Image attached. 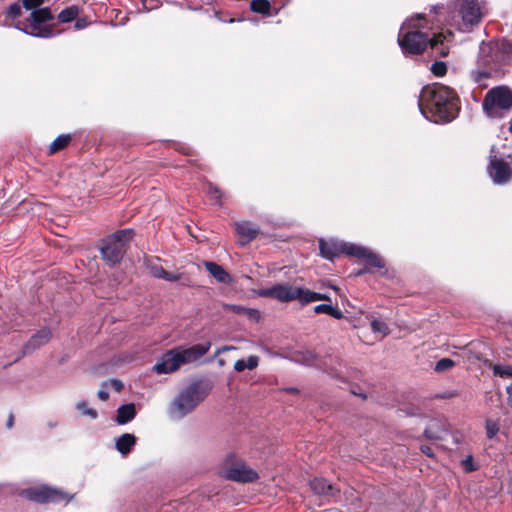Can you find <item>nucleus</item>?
Returning <instances> with one entry per match:
<instances>
[{"label": "nucleus", "instance_id": "1", "mask_svg": "<svg viewBox=\"0 0 512 512\" xmlns=\"http://www.w3.org/2000/svg\"><path fill=\"white\" fill-rule=\"evenodd\" d=\"M433 29V19L426 18L423 14H416L407 19L398 34V44L403 53L418 55L430 45L439 56H447L451 42L450 37L444 33H433L430 37L429 32ZM448 35L451 36V33L448 32Z\"/></svg>", "mask_w": 512, "mask_h": 512}, {"label": "nucleus", "instance_id": "2", "mask_svg": "<svg viewBox=\"0 0 512 512\" xmlns=\"http://www.w3.org/2000/svg\"><path fill=\"white\" fill-rule=\"evenodd\" d=\"M418 107L427 120L435 123H446L456 117L458 101L453 90L435 83L422 88Z\"/></svg>", "mask_w": 512, "mask_h": 512}, {"label": "nucleus", "instance_id": "3", "mask_svg": "<svg viewBox=\"0 0 512 512\" xmlns=\"http://www.w3.org/2000/svg\"><path fill=\"white\" fill-rule=\"evenodd\" d=\"M208 389L200 382H193L182 388L172 399L167 408L168 416L179 421L193 413L208 396Z\"/></svg>", "mask_w": 512, "mask_h": 512}, {"label": "nucleus", "instance_id": "4", "mask_svg": "<svg viewBox=\"0 0 512 512\" xmlns=\"http://www.w3.org/2000/svg\"><path fill=\"white\" fill-rule=\"evenodd\" d=\"M210 348V343H201L189 348H175L162 355L153 369L157 374H168L178 370L181 365L191 363L205 355Z\"/></svg>", "mask_w": 512, "mask_h": 512}, {"label": "nucleus", "instance_id": "5", "mask_svg": "<svg viewBox=\"0 0 512 512\" xmlns=\"http://www.w3.org/2000/svg\"><path fill=\"white\" fill-rule=\"evenodd\" d=\"M53 18L51 10L48 7H43L32 11L24 21H17L15 28L33 37L51 38L56 35L48 24Z\"/></svg>", "mask_w": 512, "mask_h": 512}, {"label": "nucleus", "instance_id": "6", "mask_svg": "<svg viewBox=\"0 0 512 512\" xmlns=\"http://www.w3.org/2000/svg\"><path fill=\"white\" fill-rule=\"evenodd\" d=\"M485 14L484 1L461 0L458 5V14L453 16L451 26H455L459 31L469 32L480 23Z\"/></svg>", "mask_w": 512, "mask_h": 512}, {"label": "nucleus", "instance_id": "7", "mask_svg": "<svg viewBox=\"0 0 512 512\" xmlns=\"http://www.w3.org/2000/svg\"><path fill=\"white\" fill-rule=\"evenodd\" d=\"M133 231L119 230L103 241L101 254L109 264H117L122 259L127 243L132 239Z\"/></svg>", "mask_w": 512, "mask_h": 512}, {"label": "nucleus", "instance_id": "8", "mask_svg": "<svg viewBox=\"0 0 512 512\" xmlns=\"http://www.w3.org/2000/svg\"><path fill=\"white\" fill-rule=\"evenodd\" d=\"M512 108V91L500 86L491 89L483 101V109L489 117H501L503 112Z\"/></svg>", "mask_w": 512, "mask_h": 512}, {"label": "nucleus", "instance_id": "9", "mask_svg": "<svg viewBox=\"0 0 512 512\" xmlns=\"http://www.w3.org/2000/svg\"><path fill=\"white\" fill-rule=\"evenodd\" d=\"M511 163V155L499 152L494 146L491 148L487 171L495 184L502 185L511 179Z\"/></svg>", "mask_w": 512, "mask_h": 512}, {"label": "nucleus", "instance_id": "10", "mask_svg": "<svg viewBox=\"0 0 512 512\" xmlns=\"http://www.w3.org/2000/svg\"><path fill=\"white\" fill-rule=\"evenodd\" d=\"M20 495L38 503H67L72 499L65 492L46 485L25 489Z\"/></svg>", "mask_w": 512, "mask_h": 512}, {"label": "nucleus", "instance_id": "11", "mask_svg": "<svg viewBox=\"0 0 512 512\" xmlns=\"http://www.w3.org/2000/svg\"><path fill=\"white\" fill-rule=\"evenodd\" d=\"M222 476L236 482H252L258 478L256 471L247 466L243 461L228 458L221 470Z\"/></svg>", "mask_w": 512, "mask_h": 512}, {"label": "nucleus", "instance_id": "12", "mask_svg": "<svg viewBox=\"0 0 512 512\" xmlns=\"http://www.w3.org/2000/svg\"><path fill=\"white\" fill-rule=\"evenodd\" d=\"M259 295L274 298L280 302L299 300L302 304L303 288L294 287L289 284H277L270 288L260 290Z\"/></svg>", "mask_w": 512, "mask_h": 512}, {"label": "nucleus", "instance_id": "13", "mask_svg": "<svg viewBox=\"0 0 512 512\" xmlns=\"http://www.w3.org/2000/svg\"><path fill=\"white\" fill-rule=\"evenodd\" d=\"M350 246H355L353 243L338 241L335 239L319 240V250L322 257L333 260L340 254H346L350 256Z\"/></svg>", "mask_w": 512, "mask_h": 512}, {"label": "nucleus", "instance_id": "14", "mask_svg": "<svg viewBox=\"0 0 512 512\" xmlns=\"http://www.w3.org/2000/svg\"><path fill=\"white\" fill-rule=\"evenodd\" d=\"M349 249L350 256L365 260L366 263L371 267L379 269L385 268L384 260L370 249L356 244L355 246H350Z\"/></svg>", "mask_w": 512, "mask_h": 512}, {"label": "nucleus", "instance_id": "15", "mask_svg": "<svg viewBox=\"0 0 512 512\" xmlns=\"http://www.w3.org/2000/svg\"><path fill=\"white\" fill-rule=\"evenodd\" d=\"M51 331L47 328L40 329L24 346L25 353H31L39 347L47 344L51 339Z\"/></svg>", "mask_w": 512, "mask_h": 512}, {"label": "nucleus", "instance_id": "16", "mask_svg": "<svg viewBox=\"0 0 512 512\" xmlns=\"http://www.w3.org/2000/svg\"><path fill=\"white\" fill-rule=\"evenodd\" d=\"M236 231L240 236V243L243 245L256 238L259 228L250 222L243 221L236 224Z\"/></svg>", "mask_w": 512, "mask_h": 512}, {"label": "nucleus", "instance_id": "17", "mask_svg": "<svg viewBox=\"0 0 512 512\" xmlns=\"http://www.w3.org/2000/svg\"><path fill=\"white\" fill-rule=\"evenodd\" d=\"M204 266L218 282L228 284L232 281L230 274L217 263L205 261Z\"/></svg>", "mask_w": 512, "mask_h": 512}, {"label": "nucleus", "instance_id": "18", "mask_svg": "<svg viewBox=\"0 0 512 512\" xmlns=\"http://www.w3.org/2000/svg\"><path fill=\"white\" fill-rule=\"evenodd\" d=\"M136 444V437L133 434L125 433L118 437L115 441V447L117 451L127 456Z\"/></svg>", "mask_w": 512, "mask_h": 512}, {"label": "nucleus", "instance_id": "19", "mask_svg": "<svg viewBox=\"0 0 512 512\" xmlns=\"http://www.w3.org/2000/svg\"><path fill=\"white\" fill-rule=\"evenodd\" d=\"M223 307L225 310L234 314L245 315L252 321H258L260 318V313L257 309L246 308L244 306L235 304H224Z\"/></svg>", "mask_w": 512, "mask_h": 512}, {"label": "nucleus", "instance_id": "20", "mask_svg": "<svg viewBox=\"0 0 512 512\" xmlns=\"http://www.w3.org/2000/svg\"><path fill=\"white\" fill-rule=\"evenodd\" d=\"M311 489L319 495H334L337 491L328 481L324 478H314L310 483Z\"/></svg>", "mask_w": 512, "mask_h": 512}, {"label": "nucleus", "instance_id": "21", "mask_svg": "<svg viewBox=\"0 0 512 512\" xmlns=\"http://www.w3.org/2000/svg\"><path fill=\"white\" fill-rule=\"evenodd\" d=\"M135 415L136 410L134 404L121 405L118 408L116 420L119 424H126L134 419Z\"/></svg>", "mask_w": 512, "mask_h": 512}, {"label": "nucleus", "instance_id": "22", "mask_svg": "<svg viewBox=\"0 0 512 512\" xmlns=\"http://www.w3.org/2000/svg\"><path fill=\"white\" fill-rule=\"evenodd\" d=\"M80 13V9L77 5H71L65 9H63L58 14V21L60 23H69L76 19Z\"/></svg>", "mask_w": 512, "mask_h": 512}, {"label": "nucleus", "instance_id": "23", "mask_svg": "<svg viewBox=\"0 0 512 512\" xmlns=\"http://www.w3.org/2000/svg\"><path fill=\"white\" fill-rule=\"evenodd\" d=\"M259 358L257 356L251 355L247 359L237 360L234 364V369L237 372H242L245 369H255L258 366Z\"/></svg>", "mask_w": 512, "mask_h": 512}, {"label": "nucleus", "instance_id": "24", "mask_svg": "<svg viewBox=\"0 0 512 512\" xmlns=\"http://www.w3.org/2000/svg\"><path fill=\"white\" fill-rule=\"evenodd\" d=\"M205 191L213 204H222L223 193L220 191L218 187L214 186L212 183H208L205 186Z\"/></svg>", "mask_w": 512, "mask_h": 512}, {"label": "nucleus", "instance_id": "25", "mask_svg": "<svg viewBox=\"0 0 512 512\" xmlns=\"http://www.w3.org/2000/svg\"><path fill=\"white\" fill-rule=\"evenodd\" d=\"M70 135H60L58 136L49 146V153L54 154L62 149H64L70 142Z\"/></svg>", "mask_w": 512, "mask_h": 512}, {"label": "nucleus", "instance_id": "26", "mask_svg": "<svg viewBox=\"0 0 512 512\" xmlns=\"http://www.w3.org/2000/svg\"><path fill=\"white\" fill-rule=\"evenodd\" d=\"M250 8L255 13L268 15L270 13L271 4L268 0H252Z\"/></svg>", "mask_w": 512, "mask_h": 512}, {"label": "nucleus", "instance_id": "27", "mask_svg": "<svg viewBox=\"0 0 512 512\" xmlns=\"http://www.w3.org/2000/svg\"><path fill=\"white\" fill-rule=\"evenodd\" d=\"M320 300H330V298L322 293L313 292L303 288L302 304H308Z\"/></svg>", "mask_w": 512, "mask_h": 512}, {"label": "nucleus", "instance_id": "28", "mask_svg": "<svg viewBox=\"0 0 512 512\" xmlns=\"http://www.w3.org/2000/svg\"><path fill=\"white\" fill-rule=\"evenodd\" d=\"M446 433V431L439 427L436 423H432L429 425L428 428L425 429V436L428 439L431 440H440L443 438V435Z\"/></svg>", "mask_w": 512, "mask_h": 512}, {"label": "nucleus", "instance_id": "29", "mask_svg": "<svg viewBox=\"0 0 512 512\" xmlns=\"http://www.w3.org/2000/svg\"><path fill=\"white\" fill-rule=\"evenodd\" d=\"M315 359V353L309 350L299 351L294 354V360L305 365H311Z\"/></svg>", "mask_w": 512, "mask_h": 512}, {"label": "nucleus", "instance_id": "30", "mask_svg": "<svg viewBox=\"0 0 512 512\" xmlns=\"http://www.w3.org/2000/svg\"><path fill=\"white\" fill-rule=\"evenodd\" d=\"M371 329L375 334H379L381 338L390 333L388 325L380 319H373L371 321Z\"/></svg>", "mask_w": 512, "mask_h": 512}, {"label": "nucleus", "instance_id": "31", "mask_svg": "<svg viewBox=\"0 0 512 512\" xmlns=\"http://www.w3.org/2000/svg\"><path fill=\"white\" fill-rule=\"evenodd\" d=\"M21 12L22 6L19 3H13L7 8L5 15L13 21V25L15 26V23L19 21L17 18L21 15Z\"/></svg>", "mask_w": 512, "mask_h": 512}, {"label": "nucleus", "instance_id": "32", "mask_svg": "<svg viewBox=\"0 0 512 512\" xmlns=\"http://www.w3.org/2000/svg\"><path fill=\"white\" fill-rule=\"evenodd\" d=\"M493 374L501 378H510L512 377V366L496 364L493 366Z\"/></svg>", "mask_w": 512, "mask_h": 512}, {"label": "nucleus", "instance_id": "33", "mask_svg": "<svg viewBox=\"0 0 512 512\" xmlns=\"http://www.w3.org/2000/svg\"><path fill=\"white\" fill-rule=\"evenodd\" d=\"M76 409L79 410L83 415H86L92 419L97 417V412L93 408H89L85 401L78 402L76 404Z\"/></svg>", "mask_w": 512, "mask_h": 512}, {"label": "nucleus", "instance_id": "34", "mask_svg": "<svg viewBox=\"0 0 512 512\" xmlns=\"http://www.w3.org/2000/svg\"><path fill=\"white\" fill-rule=\"evenodd\" d=\"M431 72L437 77L444 76L447 72V66L442 61L435 62L431 65Z\"/></svg>", "mask_w": 512, "mask_h": 512}, {"label": "nucleus", "instance_id": "35", "mask_svg": "<svg viewBox=\"0 0 512 512\" xmlns=\"http://www.w3.org/2000/svg\"><path fill=\"white\" fill-rule=\"evenodd\" d=\"M454 366V362L449 358L439 360L435 365L436 372H444Z\"/></svg>", "mask_w": 512, "mask_h": 512}, {"label": "nucleus", "instance_id": "36", "mask_svg": "<svg viewBox=\"0 0 512 512\" xmlns=\"http://www.w3.org/2000/svg\"><path fill=\"white\" fill-rule=\"evenodd\" d=\"M485 427H486V434L489 439H492L499 431L498 424L495 421L490 420V419L486 421Z\"/></svg>", "mask_w": 512, "mask_h": 512}, {"label": "nucleus", "instance_id": "37", "mask_svg": "<svg viewBox=\"0 0 512 512\" xmlns=\"http://www.w3.org/2000/svg\"><path fill=\"white\" fill-rule=\"evenodd\" d=\"M44 3V0H22V6L26 10H38L40 9V6Z\"/></svg>", "mask_w": 512, "mask_h": 512}, {"label": "nucleus", "instance_id": "38", "mask_svg": "<svg viewBox=\"0 0 512 512\" xmlns=\"http://www.w3.org/2000/svg\"><path fill=\"white\" fill-rule=\"evenodd\" d=\"M490 73L486 70H476L472 72V77L475 82L482 84L484 80L488 79Z\"/></svg>", "mask_w": 512, "mask_h": 512}, {"label": "nucleus", "instance_id": "39", "mask_svg": "<svg viewBox=\"0 0 512 512\" xmlns=\"http://www.w3.org/2000/svg\"><path fill=\"white\" fill-rule=\"evenodd\" d=\"M150 272L158 279H164L167 276V271L162 266H152Z\"/></svg>", "mask_w": 512, "mask_h": 512}, {"label": "nucleus", "instance_id": "40", "mask_svg": "<svg viewBox=\"0 0 512 512\" xmlns=\"http://www.w3.org/2000/svg\"><path fill=\"white\" fill-rule=\"evenodd\" d=\"M462 465L464 469L468 472L476 470L475 465L473 464V457L472 455H468L463 461Z\"/></svg>", "mask_w": 512, "mask_h": 512}, {"label": "nucleus", "instance_id": "41", "mask_svg": "<svg viewBox=\"0 0 512 512\" xmlns=\"http://www.w3.org/2000/svg\"><path fill=\"white\" fill-rule=\"evenodd\" d=\"M488 47H499L501 48L504 52H509L511 50V44L506 41V40H502V41H499L495 44H492V45H489Z\"/></svg>", "mask_w": 512, "mask_h": 512}, {"label": "nucleus", "instance_id": "42", "mask_svg": "<svg viewBox=\"0 0 512 512\" xmlns=\"http://www.w3.org/2000/svg\"><path fill=\"white\" fill-rule=\"evenodd\" d=\"M331 311V305L328 304H319L314 307V312L317 314L325 313L329 315V312Z\"/></svg>", "mask_w": 512, "mask_h": 512}, {"label": "nucleus", "instance_id": "43", "mask_svg": "<svg viewBox=\"0 0 512 512\" xmlns=\"http://www.w3.org/2000/svg\"><path fill=\"white\" fill-rule=\"evenodd\" d=\"M106 385L111 386L117 392L123 389V383L118 379H111Z\"/></svg>", "mask_w": 512, "mask_h": 512}, {"label": "nucleus", "instance_id": "44", "mask_svg": "<svg viewBox=\"0 0 512 512\" xmlns=\"http://www.w3.org/2000/svg\"><path fill=\"white\" fill-rule=\"evenodd\" d=\"M420 450L427 456L429 457H433L434 456V453H433V449L431 446L429 445H421L420 447Z\"/></svg>", "mask_w": 512, "mask_h": 512}, {"label": "nucleus", "instance_id": "45", "mask_svg": "<svg viewBox=\"0 0 512 512\" xmlns=\"http://www.w3.org/2000/svg\"><path fill=\"white\" fill-rule=\"evenodd\" d=\"M329 315L336 319H341L343 317L342 312L339 309L334 308L333 306H331V311L329 312Z\"/></svg>", "mask_w": 512, "mask_h": 512}, {"label": "nucleus", "instance_id": "46", "mask_svg": "<svg viewBox=\"0 0 512 512\" xmlns=\"http://www.w3.org/2000/svg\"><path fill=\"white\" fill-rule=\"evenodd\" d=\"M179 279H180V275L174 274V273H169V272H167V276L164 277V280L169 281V282H176Z\"/></svg>", "mask_w": 512, "mask_h": 512}, {"label": "nucleus", "instance_id": "47", "mask_svg": "<svg viewBox=\"0 0 512 512\" xmlns=\"http://www.w3.org/2000/svg\"><path fill=\"white\" fill-rule=\"evenodd\" d=\"M88 25L87 21L83 18H79L75 22V28L76 29H82L85 28Z\"/></svg>", "mask_w": 512, "mask_h": 512}, {"label": "nucleus", "instance_id": "48", "mask_svg": "<svg viewBox=\"0 0 512 512\" xmlns=\"http://www.w3.org/2000/svg\"><path fill=\"white\" fill-rule=\"evenodd\" d=\"M98 397H99L102 401H105V400H107V399H108V397H109V393H108L106 390H104V389H100V390L98 391Z\"/></svg>", "mask_w": 512, "mask_h": 512}, {"label": "nucleus", "instance_id": "49", "mask_svg": "<svg viewBox=\"0 0 512 512\" xmlns=\"http://www.w3.org/2000/svg\"><path fill=\"white\" fill-rule=\"evenodd\" d=\"M232 349H235V348H234V347H232V346H223V347H221V348L217 349L216 354H220V353H223V352H225V351L232 350Z\"/></svg>", "mask_w": 512, "mask_h": 512}, {"label": "nucleus", "instance_id": "50", "mask_svg": "<svg viewBox=\"0 0 512 512\" xmlns=\"http://www.w3.org/2000/svg\"><path fill=\"white\" fill-rule=\"evenodd\" d=\"M13 423H14V418H13L12 415H10L8 420H7V427L11 428L13 426Z\"/></svg>", "mask_w": 512, "mask_h": 512}, {"label": "nucleus", "instance_id": "51", "mask_svg": "<svg viewBox=\"0 0 512 512\" xmlns=\"http://www.w3.org/2000/svg\"><path fill=\"white\" fill-rule=\"evenodd\" d=\"M506 393L508 394V396L512 399V384L508 385L506 387Z\"/></svg>", "mask_w": 512, "mask_h": 512}, {"label": "nucleus", "instance_id": "52", "mask_svg": "<svg viewBox=\"0 0 512 512\" xmlns=\"http://www.w3.org/2000/svg\"><path fill=\"white\" fill-rule=\"evenodd\" d=\"M142 2L143 10L149 11V8L146 7V0H140Z\"/></svg>", "mask_w": 512, "mask_h": 512}, {"label": "nucleus", "instance_id": "53", "mask_svg": "<svg viewBox=\"0 0 512 512\" xmlns=\"http://www.w3.org/2000/svg\"><path fill=\"white\" fill-rule=\"evenodd\" d=\"M509 131L512 133V119L510 120Z\"/></svg>", "mask_w": 512, "mask_h": 512}, {"label": "nucleus", "instance_id": "54", "mask_svg": "<svg viewBox=\"0 0 512 512\" xmlns=\"http://www.w3.org/2000/svg\"><path fill=\"white\" fill-rule=\"evenodd\" d=\"M288 391H290V392H295V391H296V389H295V388H291V389H289Z\"/></svg>", "mask_w": 512, "mask_h": 512}]
</instances>
